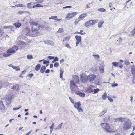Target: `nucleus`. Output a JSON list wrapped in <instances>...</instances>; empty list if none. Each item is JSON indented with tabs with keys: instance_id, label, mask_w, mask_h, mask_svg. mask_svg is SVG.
Here are the masks:
<instances>
[{
	"instance_id": "412c9836",
	"label": "nucleus",
	"mask_w": 135,
	"mask_h": 135,
	"mask_svg": "<svg viewBox=\"0 0 135 135\" xmlns=\"http://www.w3.org/2000/svg\"><path fill=\"white\" fill-rule=\"evenodd\" d=\"M132 73L133 75H135V67L134 66H132L131 67Z\"/></svg>"
},
{
	"instance_id": "2f4dec72",
	"label": "nucleus",
	"mask_w": 135,
	"mask_h": 135,
	"mask_svg": "<svg viewBox=\"0 0 135 135\" xmlns=\"http://www.w3.org/2000/svg\"><path fill=\"white\" fill-rule=\"evenodd\" d=\"M33 8H35V7H43V6L40 4H38L35 5L33 6Z\"/></svg>"
},
{
	"instance_id": "4468645a",
	"label": "nucleus",
	"mask_w": 135,
	"mask_h": 135,
	"mask_svg": "<svg viewBox=\"0 0 135 135\" xmlns=\"http://www.w3.org/2000/svg\"><path fill=\"white\" fill-rule=\"evenodd\" d=\"M5 107L4 105L3 102L2 101H0V110H4Z\"/></svg>"
},
{
	"instance_id": "8fccbe9b",
	"label": "nucleus",
	"mask_w": 135,
	"mask_h": 135,
	"mask_svg": "<svg viewBox=\"0 0 135 135\" xmlns=\"http://www.w3.org/2000/svg\"><path fill=\"white\" fill-rule=\"evenodd\" d=\"M4 31L0 29V36H1L4 33Z\"/></svg>"
},
{
	"instance_id": "a878e982",
	"label": "nucleus",
	"mask_w": 135,
	"mask_h": 135,
	"mask_svg": "<svg viewBox=\"0 0 135 135\" xmlns=\"http://www.w3.org/2000/svg\"><path fill=\"white\" fill-rule=\"evenodd\" d=\"M35 3H34L33 2H31L29 3H28L27 4V7L28 8H30L32 7V4H35Z\"/></svg>"
},
{
	"instance_id": "13d9d810",
	"label": "nucleus",
	"mask_w": 135,
	"mask_h": 135,
	"mask_svg": "<svg viewBox=\"0 0 135 135\" xmlns=\"http://www.w3.org/2000/svg\"><path fill=\"white\" fill-rule=\"evenodd\" d=\"M118 85V84L117 83L115 84H114L112 85V87L113 88L117 86Z\"/></svg>"
},
{
	"instance_id": "7c9ffc66",
	"label": "nucleus",
	"mask_w": 135,
	"mask_h": 135,
	"mask_svg": "<svg viewBox=\"0 0 135 135\" xmlns=\"http://www.w3.org/2000/svg\"><path fill=\"white\" fill-rule=\"evenodd\" d=\"M98 10L100 11V12H105L106 11V9L103 8H101L98 9Z\"/></svg>"
},
{
	"instance_id": "4be33fe9",
	"label": "nucleus",
	"mask_w": 135,
	"mask_h": 135,
	"mask_svg": "<svg viewBox=\"0 0 135 135\" xmlns=\"http://www.w3.org/2000/svg\"><path fill=\"white\" fill-rule=\"evenodd\" d=\"M46 67L45 66H42L41 68L40 71L41 73H43L46 70Z\"/></svg>"
},
{
	"instance_id": "49530a36",
	"label": "nucleus",
	"mask_w": 135,
	"mask_h": 135,
	"mask_svg": "<svg viewBox=\"0 0 135 135\" xmlns=\"http://www.w3.org/2000/svg\"><path fill=\"white\" fill-rule=\"evenodd\" d=\"M15 66V67L13 68V69H15L16 70L18 71L20 70V69L19 68V66Z\"/></svg>"
},
{
	"instance_id": "c85d7f7f",
	"label": "nucleus",
	"mask_w": 135,
	"mask_h": 135,
	"mask_svg": "<svg viewBox=\"0 0 135 135\" xmlns=\"http://www.w3.org/2000/svg\"><path fill=\"white\" fill-rule=\"evenodd\" d=\"M57 18V16H51V17L49 18V19H53L55 21H56Z\"/></svg>"
},
{
	"instance_id": "69168bd1",
	"label": "nucleus",
	"mask_w": 135,
	"mask_h": 135,
	"mask_svg": "<svg viewBox=\"0 0 135 135\" xmlns=\"http://www.w3.org/2000/svg\"><path fill=\"white\" fill-rule=\"evenodd\" d=\"M8 66L10 67L13 68L15 67L12 64H10L8 65Z\"/></svg>"
},
{
	"instance_id": "f03ea898",
	"label": "nucleus",
	"mask_w": 135,
	"mask_h": 135,
	"mask_svg": "<svg viewBox=\"0 0 135 135\" xmlns=\"http://www.w3.org/2000/svg\"><path fill=\"white\" fill-rule=\"evenodd\" d=\"M26 35L27 36H29L31 37H34L38 35V31L37 30H34L31 29V30L28 28H26Z\"/></svg>"
},
{
	"instance_id": "b1692460",
	"label": "nucleus",
	"mask_w": 135,
	"mask_h": 135,
	"mask_svg": "<svg viewBox=\"0 0 135 135\" xmlns=\"http://www.w3.org/2000/svg\"><path fill=\"white\" fill-rule=\"evenodd\" d=\"M75 38H76V41L81 42V36H79L78 35L75 36Z\"/></svg>"
},
{
	"instance_id": "bf43d9fd",
	"label": "nucleus",
	"mask_w": 135,
	"mask_h": 135,
	"mask_svg": "<svg viewBox=\"0 0 135 135\" xmlns=\"http://www.w3.org/2000/svg\"><path fill=\"white\" fill-rule=\"evenodd\" d=\"M13 26H5L4 28H12V27Z\"/></svg>"
},
{
	"instance_id": "bb28decb",
	"label": "nucleus",
	"mask_w": 135,
	"mask_h": 135,
	"mask_svg": "<svg viewBox=\"0 0 135 135\" xmlns=\"http://www.w3.org/2000/svg\"><path fill=\"white\" fill-rule=\"evenodd\" d=\"M14 25L17 28H19L21 26V24L20 23H15L14 24Z\"/></svg>"
},
{
	"instance_id": "4d7b16f0",
	"label": "nucleus",
	"mask_w": 135,
	"mask_h": 135,
	"mask_svg": "<svg viewBox=\"0 0 135 135\" xmlns=\"http://www.w3.org/2000/svg\"><path fill=\"white\" fill-rule=\"evenodd\" d=\"M117 132V130H115L114 131H111V130H110L109 133H115Z\"/></svg>"
},
{
	"instance_id": "79ce46f5",
	"label": "nucleus",
	"mask_w": 135,
	"mask_h": 135,
	"mask_svg": "<svg viewBox=\"0 0 135 135\" xmlns=\"http://www.w3.org/2000/svg\"><path fill=\"white\" fill-rule=\"evenodd\" d=\"M70 39V37H67L64 38L63 40V41L64 42L66 40H69Z\"/></svg>"
},
{
	"instance_id": "ea45409f",
	"label": "nucleus",
	"mask_w": 135,
	"mask_h": 135,
	"mask_svg": "<svg viewBox=\"0 0 135 135\" xmlns=\"http://www.w3.org/2000/svg\"><path fill=\"white\" fill-rule=\"evenodd\" d=\"M69 98L70 101L73 104H74L75 102H74V100L72 99V98H71V97H69Z\"/></svg>"
},
{
	"instance_id": "338daca9",
	"label": "nucleus",
	"mask_w": 135,
	"mask_h": 135,
	"mask_svg": "<svg viewBox=\"0 0 135 135\" xmlns=\"http://www.w3.org/2000/svg\"><path fill=\"white\" fill-rule=\"evenodd\" d=\"M65 46L68 47V48H71V47L68 44H66Z\"/></svg>"
},
{
	"instance_id": "c756f323",
	"label": "nucleus",
	"mask_w": 135,
	"mask_h": 135,
	"mask_svg": "<svg viewBox=\"0 0 135 135\" xmlns=\"http://www.w3.org/2000/svg\"><path fill=\"white\" fill-rule=\"evenodd\" d=\"M91 20L92 21V22L93 25L95 24L98 21V20Z\"/></svg>"
},
{
	"instance_id": "9b49d317",
	"label": "nucleus",
	"mask_w": 135,
	"mask_h": 135,
	"mask_svg": "<svg viewBox=\"0 0 135 135\" xmlns=\"http://www.w3.org/2000/svg\"><path fill=\"white\" fill-rule=\"evenodd\" d=\"M39 28V26L37 23H36L32 26L31 29H33L34 30H37L38 31Z\"/></svg>"
},
{
	"instance_id": "a211bd4d",
	"label": "nucleus",
	"mask_w": 135,
	"mask_h": 135,
	"mask_svg": "<svg viewBox=\"0 0 135 135\" xmlns=\"http://www.w3.org/2000/svg\"><path fill=\"white\" fill-rule=\"evenodd\" d=\"M92 87H93L92 85L89 86L88 89L86 90V92L89 93L92 92L93 91V89L91 88Z\"/></svg>"
},
{
	"instance_id": "473e14b6",
	"label": "nucleus",
	"mask_w": 135,
	"mask_h": 135,
	"mask_svg": "<svg viewBox=\"0 0 135 135\" xmlns=\"http://www.w3.org/2000/svg\"><path fill=\"white\" fill-rule=\"evenodd\" d=\"M78 94L79 96L82 97H84L85 96V94L84 93L81 92L78 93Z\"/></svg>"
},
{
	"instance_id": "e2e57ef3",
	"label": "nucleus",
	"mask_w": 135,
	"mask_h": 135,
	"mask_svg": "<svg viewBox=\"0 0 135 135\" xmlns=\"http://www.w3.org/2000/svg\"><path fill=\"white\" fill-rule=\"evenodd\" d=\"M28 75L29 77L31 78L33 76V74L32 73H31L28 74Z\"/></svg>"
},
{
	"instance_id": "dca6fc26",
	"label": "nucleus",
	"mask_w": 135,
	"mask_h": 135,
	"mask_svg": "<svg viewBox=\"0 0 135 135\" xmlns=\"http://www.w3.org/2000/svg\"><path fill=\"white\" fill-rule=\"evenodd\" d=\"M19 86L18 84H16L14 85L12 88H11V89L12 90H15L16 91L19 90Z\"/></svg>"
},
{
	"instance_id": "e433bc0d",
	"label": "nucleus",
	"mask_w": 135,
	"mask_h": 135,
	"mask_svg": "<svg viewBox=\"0 0 135 135\" xmlns=\"http://www.w3.org/2000/svg\"><path fill=\"white\" fill-rule=\"evenodd\" d=\"M93 57H94V58L97 59H99L100 58V57H99V56L98 54H97V55L93 54Z\"/></svg>"
},
{
	"instance_id": "603ef678",
	"label": "nucleus",
	"mask_w": 135,
	"mask_h": 135,
	"mask_svg": "<svg viewBox=\"0 0 135 135\" xmlns=\"http://www.w3.org/2000/svg\"><path fill=\"white\" fill-rule=\"evenodd\" d=\"M37 1L36 3H41L43 2V0H35Z\"/></svg>"
},
{
	"instance_id": "a19ab883",
	"label": "nucleus",
	"mask_w": 135,
	"mask_h": 135,
	"mask_svg": "<svg viewBox=\"0 0 135 135\" xmlns=\"http://www.w3.org/2000/svg\"><path fill=\"white\" fill-rule=\"evenodd\" d=\"M58 60V58L56 57H55V58L54 59L53 61L52 62V63H54L56 61H57Z\"/></svg>"
},
{
	"instance_id": "09e8293b",
	"label": "nucleus",
	"mask_w": 135,
	"mask_h": 135,
	"mask_svg": "<svg viewBox=\"0 0 135 135\" xmlns=\"http://www.w3.org/2000/svg\"><path fill=\"white\" fill-rule=\"evenodd\" d=\"M131 32L132 35L134 36L135 34V28L132 30Z\"/></svg>"
},
{
	"instance_id": "5701e85b",
	"label": "nucleus",
	"mask_w": 135,
	"mask_h": 135,
	"mask_svg": "<svg viewBox=\"0 0 135 135\" xmlns=\"http://www.w3.org/2000/svg\"><path fill=\"white\" fill-rule=\"evenodd\" d=\"M104 23V21H100L99 22L98 24V27L99 28H100L102 27V25Z\"/></svg>"
},
{
	"instance_id": "6ab92c4d",
	"label": "nucleus",
	"mask_w": 135,
	"mask_h": 135,
	"mask_svg": "<svg viewBox=\"0 0 135 135\" xmlns=\"http://www.w3.org/2000/svg\"><path fill=\"white\" fill-rule=\"evenodd\" d=\"M99 69L101 73H102L104 72V66L102 65H100L99 67Z\"/></svg>"
},
{
	"instance_id": "0e129e2a",
	"label": "nucleus",
	"mask_w": 135,
	"mask_h": 135,
	"mask_svg": "<svg viewBox=\"0 0 135 135\" xmlns=\"http://www.w3.org/2000/svg\"><path fill=\"white\" fill-rule=\"evenodd\" d=\"M48 58L50 60L54 58V56H48Z\"/></svg>"
},
{
	"instance_id": "c03bdc74",
	"label": "nucleus",
	"mask_w": 135,
	"mask_h": 135,
	"mask_svg": "<svg viewBox=\"0 0 135 135\" xmlns=\"http://www.w3.org/2000/svg\"><path fill=\"white\" fill-rule=\"evenodd\" d=\"M59 65V64L58 62H55L54 64V67L57 68L58 67Z\"/></svg>"
},
{
	"instance_id": "052dcab7",
	"label": "nucleus",
	"mask_w": 135,
	"mask_h": 135,
	"mask_svg": "<svg viewBox=\"0 0 135 135\" xmlns=\"http://www.w3.org/2000/svg\"><path fill=\"white\" fill-rule=\"evenodd\" d=\"M71 7H72L71 6H68L64 7H63V8L64 9L67 8H71Z\"/></svg>"
},
{
	"instance_id": "5fc2aeb1",
	"label": "nucleus",
	"mask_w": 135,
	"mask_h": 135,
	"mask_svg": "<svg viewBox=\"0 0 135 135\" xmlns=\"http://www.w3.org/2000/svg\"><path fill=\"white\" fill-rule=\"evenodd\" d=\"M107 97L108 99L111 102H112L113 101V99H112L111 97L108 96Z\"/></svg>"
},
{
	"instance_id": "f3484780",
	"label": "nucleus",
	"mask_w": 135,
	"mask_h": 135,
	"mask_svg": "<svg viewBox=\"0 0 135 135\" xmlns=\"http://www.w3.org/2000/svg\"><path fill=\"white\" fill-rule=\"evenodd\" d=\"M73 105H74L75 108L76 109L78 107H80L81 105L79 102H75L74 104Z\"/></svg>"
},
{
	"instance_id": "c9c22d12",
	"label": "nucleus",
	"mask_w": 135,
	"mask_h": 135,
	"mask_svg": "<svg viewBox=\"0 0 135 135\" xmlns=\"http://www.w3.org/2000/svg\"><path fill=\"white\" fill-rule=\"evenodd\" d=\"M27 58L30 60L32 59H33V57L31 55H28L27 56Z\"/></svg>"
},
{
	"instance_id": "f257e3e1",
	"label": "nucleus",
	"mask_w": 135,
	"mask_h": 135,
	"mask_svg": "<svg viewBox=\"0 0 135 135\" xmlns=\"http://www.w3.org/2000/svg\"><path fill=\"white\" fill-rule=\"evenodd\" d=\"M18 47L14 46L12 48L8 49L7 50L6 53H4L3 56L4 57H7L11 55L12 53H14L18 50Z\"/></svg>"
},
{
	"instance_id": "3c124183",
	"label": "nucleus",
	"mask_w": 135,
	"mask_h": 135,
	"mask_svg": "<svg viewBox=\"0 0 135 135\" xmlns=\"http://www.w3.org/2000/svg\"><path fill=\"white\" fill-rule=\"evenodd\" d=\"M36 23H35L34 22H33V21H30V25H32V26L31 27H32V26L33 25H34Z\"/></svg>"
},
{
	"instance_id": "423d86ee",
	"label": "nucleus",
	"mask_w": 135,
	"mask_h": 135,
	"mask_svg": "<svg viewBox=\"0 0 135 135\" xmlns=\"http://www.w3.org/2000/svg\"><path fill=\"white\" fill-rule=\"evenodd\" d=\"M70 89L72 92L75 91V89L77 88V86L72 81H70Z\"/></svg>"
},
{
	"instance_id": "f704fd0d",
	"label": "nucleus",
	"mask_w": 135,
	"mask_h": 135,
	"mask_svg": "<svg viewBox=\"0 0 135 135\" xmlns=\"http://www.w3.org/2000/svg\"><path fill=\"white\" fill-rule=\"evenodd\" d=\"M76 109H77L78 111L79 112H83L82 109L80 107H78Z\"/></svg>"
},
{
	"instance_id": "39448f33",
	"label": "nucleus",
	"mask_w": 135,
	"mask_h": 135,
	"mask_svg": "<svg viewBox=\"0 0 135 135\" xmlns=\"http://www.w3.org/2000/svg\"><path fill=\"white\" fill-rule=\"evenodd\" d=\"M96 75H95L91 74H89L87 77V79L89 81L90 83H92L93 81L96 78Z\"/></svg>"
},
{
	"instance_id": "ddd939ff",
	"label": "nucleus",
	"mask_w": 135,
	"mask_h": 135,
	"mask_svg": "<svg viewBox=\"0 0 135 135\" xmlns=\"http://www.w3.org/2000/svg\"><path fill=\"white\" fill-rule=\"evenodd\" d=\"M13 98V95L9 94L6 97V100L7 101L10 102L11 100Z\"/></svg>"
},
{
	"instance_id": "f8f14e48",
	"label": "nucleus",
	"mask_w": 135,
	"mask_h": 135,
	"mask_svg": "<svg viewBox=\"0 0 135 135\" xmlns=\"http://www.w3.org/2000/svg\"><path fill=\"white\" fill-rule=\"evenodd\" d=\"M92 22V21L91 20L87 21L85 23L84 26L87 27H89V26H92L93 24Z\"/></svg>"
},
{
	"instance_id": "393cba45",
	"label": "nucleus",
	"mask_w": 135,
	"mask_h": 135,
	"mask_svg": "<svg viewBox=\"0 0 135 135\" xmlns=\"http://www.w3.org/2000/svg\"><path fill=\"white\" fill-rule=\"evenodd\" d=\"M41 67L40 65V64H38L35 68V70L36 71L39 70Z\"/></svg>"
},
{
	"instance_id": "9d476101",
	"label": "nucleus",
	"mask_w": 135,
	"mask_h": 135,
	"mask_svg": "<svg viewBox=\"0 0 135 135\" xmlns=\"http://www.w3.org/2000/svg\"><path fill=\"white\" fill-rule=\"evenodd\" d=\"M87 15V14L86 13H84L80 15L78 18V21L82 20Z\"/></svg>"
},
{
	"instance_id": "864d4df0",
	"label": "nucleus",
	"mask_w": 135,
	"mask_h": 135,
	"mask_svg": "<svg viewBox=\"0 0 135 135\" xmlns=\"http://www.w3.org/2000/svg\"><path fill=\"white\" fill-rule=\"evenodd\" d=\"M74 33V34L79 33V34H81V35H83V34H85V32L82 33V32H79L76 31V32H75Z\"/></svg>"
},
{
	"instance_id": "2eb2a0df",
	"label": "nucleus",
	"mask_w": 135,
	"mask_h": 135,
	"mask_svg": "<svg viewBox=\"0 0 135 135\" xmlns=\"http://www.w3.org/2000/svg\"><path fill=\"white\" fill-rule=\"evenodd\" d=\"M45 44H48L51 45H54V42L51 41L50 40L44 41Z\"/></svg>"
},
{
	"instance_id": "0eeeda50",
	"label": "nucleus",
	"mask_w": 135,
	"mask_h": 135,
	"mask_svg": "<svg viewBox=\"0 0 135 135\" xmlns=\"http://www.w3.org/2000/svg\"><path fill=\"white\" fill-rule=\"evenodd\" d=\"M86 75L84 74L81 75L80 76V79L82 83H85L86 82L88 79Z\"/></svg>"
},
{
	"instance_id": "7ed1b4c3",
	"label": "nucleus",
	"mask_w": 135,
	"mask_h": 135,
	"mask_svg": "<svg viewBox=\"0 0 135 135\" xmlns=\"http://www.w3.org/2000/svg\"><path fill=\"white\" fill-rule=\"evenodd\" d=\"M131 126V124L130 121L129 120H127L124 122L123 125V129L127 130H128L130 128Z\"/></svg>"
},
{
	"instance_id": "20e7f679",
	"label": "nucleus",
	"mask_w": 135,
	"mask_h": 135,
	"mask_svg": "<svg viewBox=\"0 0 135 135\" xmlns=\"http://www.w3.org/2000/svg\"><path fill=\"white\" fill-rule=\"evenodd\" d=\"M102 128L104 129V131L108 133L110 130L109 125L107 123H102L100 124Z\"/></svg>"
},
{
	"instance_id": "6e6d98bb",
	"label": "nucleus",
	"mask_w": 135,
	"mask_h": 135,
	"mask_svg": "<svg viewBox=\"0 0 135 135\" xmlns=\"http://www.w3.org/2000/svg\"><path fill=\"white\" fill-rule=\"evenodd\" d=\"M26 11H20L18 12V13L20 14H21L23 13H25L26 12Z\"/></svg>"
},
{
	"instance_id": "37998d69",
	"label": "nucleus",
	"mask_w": 135,
	"mask_h": 135,
	"mask_svg": "<svg viewBox=\"0 0 135 135\" xmlns=\"http://www.w3.org/2000/svg\"><path fill=\"white\" fill-rule=\"evenodd\" d=\"M100 89H99L97 88L94 89L93 90L94 92L95 93H97L99 91Z\"/></svg>"
},
{
	"instance_id": "aec40b11",
	"label": "nucleus",
	"mask_w": 135,
	"mask_h": 135,
	"mask_svg": "<svg viewBox=\"0 0 135 135\" xmlns=\"http://www.w3.org/2000/svg\"><path fill=\"white\" fill-rule=\"evenodd\" d=\"M63 124V123L62 122L61 124H59L57 126V127L55 128V130H57L61 129Z\"/></svg>"
},
{
	"instance_id": "6e6552de",
	"label": "nucleus",
	"mask_w": 135,
	"mask_h": 135,
	"mask_svg": "<svg viewBox=\"0 0 135 135\" xmlns=\"http://www.w3.org/2000/svg\"><path fill=\"white\" fill-rule=\"evenodd\" d=\"M77 14L76 12H73L68 14L66 17V18L70 20L72 18L74 17Z\"/></svg>"
},
{
	"instance_id": "a18cd8bd",
	"label": "nucleus",
	"mask_w": 135,
	"mask_h": 135,
	"mask_svg": "<svg viewBox=\"0 0 135 135\" xmlns=\"http://www.w3.org/2000/svg\"><path fill=\"white\" fill-rule=\"evenodd\" d=\"M106 112L107 111L106 110H103L100 113V115L101 116L102 115H103L105 114Z\"/></svg>"
},
{
	"instance_id": "72a5a7b5",
	"label": "nucleus",
	"mask_w": 135,
	"mask_h": 135,
	"mask_svg": "<svg viewBox=\"0 0 135 135\" xmlns=\"http://www.w3.org/2000/svg\"><path fill=\"white\" fill-rule=\"evenodd\" d=\"M119 64V62L117 63L115 62H113L112 63L113 65L115 67H117L118 66Z\"/></svg>"
},
{
	"instance_id": "680f3d73",
	"label": "nucleus",
	"mask_w": 135,
	"mask_h": 135,
	"mask_svg": "<svg viewBox=\"0 0 135 135\" xmlns=\"http://www.w3.org/2000/svg\"><path fill=\"white\" fill-rule=\"evenodd\" d=\"M50 132L51 133L52 132V130L53 129V128L52 127H50Z\"/></svg>"
},
{
	"instance_id": "de8ad7c7",
	"label": "nucleus",
	"mask_w": 135,
	"mask_h": 135,
	"mask_svg": "<svg viewBox=\"0 0 135 135\" xmlns=\"http://www.w3.org/2000/svg\"><path fill=\"white\" fill-rule=\"evenodd\" d=\"M125 64L127 65H128L130 64V62L128 60H126L124 62Z\"/></svg>"
},
{
	"instance_id": "4c0bfd02",
	"label": "nucleus",
	"mask_w": 135,
	"mask_h": 135,
	"mask_svg": "<svg viewBox=\"0 0 135 135\" xmlns=\"http://www.w3.org/2000/svg\"><path fill=\"white\" fill-rule=\"evenodd\" d=\"M16 7H22L24 6L26 7L25 5L21 4H20L17 5H16Z\"/></svg>"
},
{
	"instance_id": "1a4fd4ad",
	"label": "nucleus",
	"mask_w": 135,
	"mask_h": 135,
	"mask_svg": "<svg viewBox=\"0 0 135 135\" xmlns=\"http://www.w3.org/2000/svg\"><path fill=\"white\" fill-rule=\"evenodd\" d=\"M73 80L70 81H72L75 83H77L79 81V77L76 75H74L73 76Z\"/></svg>"
},
{
	"instance_id": "cd10ccee",
	"label": "nucleus",
	"mask_w": 135,
	"mask_h": 135,
	"mask_svg": "<svg viewBox=\"0 0 135 135\" xmlns=\"http://www.w3.org/2000/svg\"><path fill=\"white\" fill-rule=\"evenodd\" d=\"M107 96V95L106 92H105L102 96V98L104 100H105Z\"/></svg>"
},
{
	"instance_id": "774afa93",
	"label": "nucleus",
	"mask_w": 135,
	"mask_h": 135,
	"mask_svg": "<svg viewBox=\"0 0 135 135\" xmlns=\"http://www.w3.org/2000/svg\"><path fill=\"white\" fill-rule=\"evenodd\" d=\"M48 63V62L46 60H44L43 62L44 64H46Z\"/></svg>"
},
{
	"instance_id": "58836bf2",
	"label": "nucleus",
	"mask_w": 135,
	"mask_h": 135,
	"mask_svg": "<svg viewBox=\"0 0 135 135\" xmlns=\"http://www.w3.org/2000/svg\"><path fill=\"white\" fill-rule=\"evenodd\" d=\"M64 32L63 30V28H59L57 31V32L59 33H60L63 32Z\"/></svg>"
}]
</instances>
